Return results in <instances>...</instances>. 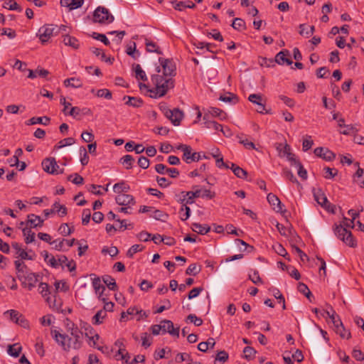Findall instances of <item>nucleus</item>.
<instances>
[{
  "instance_id": "obj_28",
  "label": "nucleus",
  "mask_w": 364,
  "mask_h": 364,
  "mask_svg": "<svg viewBox=\"0 0 364 364\" xmlns=\"http://www.w3.org/2000/svg\"><path fill=\"white\" fill-rule=\"evenodd\" d=\"M128 100L125 102L126 105L133 107H140L143 105V100L139 97L124 96V100Z\"/></svg>"
},
{
  "instance_id": "obj_2",
  "label": "nucleus",
  "mask_w": 364,
  "mask_h": 364,
  "mask_svg": "<svg viewBox=\"0 0 364 364\" xmlns=\"http://www.w3.org/2000/svg\"><path fill=\"white\" fill-rule=\"evenodd\" d=\"M51 333L55 341L66 351L70 348L79 349L81 347L82 333L77 327L72 328L71 336L62 334L56 330Z\"/></svg>"
},
{
  "instance_id": "obj_35",
  "label": "nucleus",
  "mask_w": 364,
  "mask_h": 364,
  "mask_svg": "<svg viewBox=\"0 0 364 364\" xmlns=\"http://www.w3.org/2000/svg\"><path fill=\"white\" fill-rule=\"evenodd\" d=\"M92 287L95 291V293L100 296L103 294L105 289V286L102 284L101 279L99 277L95 278L93 279Z\"/></svg>"
},
{
  "instance_id": "obj_23",
  "label": "nucleus",
  "mask_w": 364,
  "mask_h": 364,
  "mask_svg": "<svg viewBox=\"0 0 364 364\" xmlns=\"http://www.w3.org/2000/svg\"><path fill=\"white\" fill-rule=\"evenodd\" d=\"M145 45H146V51L147 52H149V53H156L157 54H159V55H161L162 54V51L159 48V47L157 46V44L148 39V38H146L145 39Z\"/></svg>"
},
{
  "instance_id": "obj_42",
  "label": "nucleus",
  "mask_w": 364,
  "mask_h": 364,
  "mask_svg": "<svg viewBox=\"0 0 364 364\" xmlns=\"http://www.w3.org/2000/svg\"><path fill=\"white\" fill-rule=\"evenodd\" d=\"M135 77L138 80H141L142 81H146L148 80L147 76L145 72L142 70L140 65L136 64L134 68Z\"/></svg>"
},
{
  "instance_id": "obj_5",
  "label": "nucleus",
  "mask_w": 364,
  "mask_h": 364,
  "mask_svg": "<svg viewBox=\"0 0 364 364\" xmlns=\"http://www.w3.org/2000/svg\"><path fill=\"white\" fill-rule=\"evenodd\" d=\"M46 302L49 307L56 312L66 314L72 311V309L68 306L63 307L62 297H47Z\"/></svg>"
},
{
  "instance_id": "obj_27",
  "label": "nucleus",
  "mask_w": 364,
  "mask_h": 364,
  "mask_svg": "<svg viewBox=\"0 0 364 364\" xmlns=\"http://www.w3.org/2000/svg\"><path fill=\"white\" fill-rule=\"evenodd\" d=\"M16 269L18 272V277H26V274L28 271V267L23 262L16 260L14 262Z\"/></svg>"
},
{
  "instance_id": "obj_44",
  "label": "nucleus",
  "mask_w": 364,
  "mask_h": 364,
  "mask_svg": "<svg viewBox=\"0 0 364 364\" xmlns=\"http://www.w3.org/2000/svg\"><path fill=\"white\" fill-rule=\"evenodd\" d=\"M120 161L127 169H130L132 168L134 159L131 155H125L121 158Z\"/></svg>"
},
{
  "instance_id": "obj_41",
  "label": "nucleus",
  "mask_w": 364,
  "mask_h": 364,
  "mask_svg": "<svg viewBox=\"0 0 364 364\" xmlns=\"http://www.w3.org/2000/svg\"><path fill=\"white\" fill-rule=\"evenodd\" d=\"M150 216L162 222H165L168 218V214L160 210H154Z\"/></svg>"
},
{
  "instance_id": "obj_19",
  "label": "nucleus",
  "mask_w": 364,
  "mask_h": 364,
  "mask_svg": "<svg viewBox=\"0 0 364 364\" xmlns=\"http://www.w3.org/2000/svg\"><path fill=\"white\" fill-rule=\"evenodd\" d=\"M289 54L288 50H282L279 52L275 56V61L279 64L283 65L287 63L288 65L292 64V60L287 58V55Z\"/></svg>"
},
{
  "instance_id": "obj_1",
  "label": "nucleus",
  "mask_w": 364,
  "mask_h": 364,
  "mask_svg": "<svg viewBox=\"0 0 364 364\" xmlns=\"http://www.w3.org/2000/svg\"><path fill=\"white\" fill-rule=\"evenodd\" d=\"M160 65L156 67V74L151 76L152 88L148 89L150 97L159 98L164 97L169 90L174 87V80L176 75V65L170 59L159 58Z\"/></svg>"
},
{
  "instance_id": "obj_37",
  "label": "nucleus",
  "mask_w": 364,
  "mask_h": 364,
  "mask_svg": "<svg viewBox=\"0 0 364 364\" xmlns=\"http://www.w3.org/2000/svg\"><path fill=\"white\" fill-rule=\"evenodd\" d=\"M49 122H50V118L48 117H34L31 118L28 121L27 124L33 125V124H42L46 125L49 123Z\"/></svg>"
},
{
  "instance_id": "obj_21",
  "label": "nucleus",
  "mask_w": 364,
  "mask_h": 364,
  "mask_svg": "<svg viewBox=\"0 0 364 364\" xmlns=\"http://www.w3.org/2000/svg\"><path fill=\"white\" fill-rule=\"evenodd\" d=\"M165 323V331L164 333H168L171 336H176L178 338L179 336V327L174 328L173 323L170 320H164Z\"/></svg>"
},
{
  "instance_id": "obj_61",
  "label": "nucleus",
  "mask_w": 364,
  "mask_h": 364,
  "mask_svg": "<svg viewBox=\"0 0 364 364\" xmlns=\"http://www.w3.org/2000/svg\"><path fill=\"white\" fill-rule=\"evenodd\" d=\"M96 95L98 97H104L107 100L112 99V92L109 90L105 89V88L98 90L96 93Z\"/></svg>"
},
{
  "instance_id": "obj_25",
  "label": "nucleus",
  "mask_w": 364,
  "mask_h": 364,
  "mask_svg": "<svg viewBox=\"0 0 364 364\" xmlns=\"http://www.w3.org/2000/svg\"><path fill=\"white\" fill-rule=\"evenodd\" d=\"M65 87H71L73 88H79L82 87V82L80 78L70 77L65 79L63 82Z\"/></svg>"
},
{
  "instance_id": "obj_50",
  "label": "nucleus",
  "mask_w": 364,
  "mask_h": 364,
  "mask_svg": "<svg viewBox=\"0 0 364 364\" xmlns=\"http://www.w3.org/2000/svg\"><path fill=\"white\" fill-rule=\"evenodd\" d=\"M282 175L284 177L289 180L291 182L299 184L298 180L289 169L287 168H283Z\"/></svg>"
},
{
  "instance_id": "obj_53",
  "label": "nucleus",
  "mask_w": 364,
  "mask_h": 364,
  "mask_svg": "<svg viewBox=\"0 0 364 364\" xmlns=\"http://www.w3.org/2000/svg\"><path fill=\"white\" fill-rule=\"evenodd\" d=\"M4 8H7L9 10L22 11V8L14 1L10 0L5 3Z\"/></svg>"
},
{
  "instance_id": "obj_8",
  "label": "nucleus",
  "mask_w": 364,
  "mask_h": 364,
  "mask_svg": "<svg viewBox=\"0 0 364 364\" xmlns=\"http://www.w3.org/2000/svg\"><path fill=\"white\" fill-rule=\"evenodd\" d=\"M55 27L53 25H48L39 28L38 36L42 43L48 41L50 38L53 35Z\"/></svg>"
},
{
  "instance_id": "obj_20",
  "label": "nucleus",
  "mask_w": 364,
  "mask_h": 364,
  "mask_svg": "<svg viewBox=\"0 0 364 364\" xmlns=\"http://www.w3.org/2000/svg\"><path fill=\"white\" fill-rule=\"evenodd\" d=\"M84 0H60L62 6L68 7L70 10H73L81 7Z\"/></svg>"
},
{
  "instance_id": "obj_58",
  "label": "nucleus",
  "mask_w": 364,
  "mask_h": 364,
  "mask_svg": "<svg viewBox=\"0 0 364 364\" xmlns=\"http://www.w3.org/2000/svg\"><path fill=\"white\" fill-rule=\"evenodd\" d=\"M141 338L142 341V343H141L142 346H144V348H146L151 346V341H152V338L147 333H143L141 334Z\"/></svg>"
},
{
  "instance_id": "obj_30",
  "label": "nucleus",
  "mask_w": 364,
  "mask_h": 364,
  "mask_svg": "<svg viewBox=\"0 0 364 364\" xmlns=\"http://www.w3.org/2000/svg\"><path fill=\"white\" fill-rule=\"evenodd\" d=\"M21 350L22 348L19 343H14L8 346L7 352L10 355L17 358L19 356Z\"/></svg>"
},
{
  "instance_id": "obj_3",
  "label": "nucleus",
  "mask_w": 364,
  "mask_h": 364,
  "mask_svg": "<svg viewBox=\"0 0 364 364\" xmlns=\"http://www.w3.org/2000/svg\"><path fill=\"white\" fill-rule=\"evenodd\" d=\"M348 228H354V221H348V218L344 217L343 224L335 225L333 228L334 233L338 239L342 240L346 245L350 247H355L357 245L356 240L353 237L352 232L347 230Z\"/></svg>"
},
{
  "instance_id": "obj_59",
  "label": "nucleus",
  "mask_w": 364,
  "mask_h": 364,
  "mask_svg": "<svg viewBox=\"0 0 364 364\" xmlns=\"http://www.w3.org/2000/svg\"><path fill=\"white\" fill-rule=\"evenodd\" d=\"M323 171L325 172L323 176L328 179L334 178L338 173V171L336 169L329 167H325Z\"/></svg>"
},
{
  "instance_id": "obj_33",
  "label": "nucleus",
  "mask_w": 364,
  "mask_h": 364,
  "mask_svg": "<svg viewBox=\"0 0 364 364\" xmlns=\"http://www.w3.org/2000/svg\"><path fill=\"white\" fill-rule=\"evenodd\" d=\"M107 316V313L104 310L98 311L92 318V323L94 325H100L103 323L104 318Z\"/></svg>"
},
{
  "instance_id": "obj_46",
  "label": "nucleus",
  "mask_w": 364,
  "mask_h": 364,
  "mask_svg": "<svg viewBox=\"0 0 364 364\" xmlns=\"http://www.w3.org/2000/svg\"><path fill=\"white\" fill-rule=\"evenodd\" d=\"M75 140L74 138L73 137H68V138H65V139H63L62 140H60L56 145H55V148L59 149H61V148H63L66 146H70L73 144H75Z\"/></svg>"
},
{
  "instance_id": "obj_7",
  "label": "nucleus",
  "mask_w": 364,
  "mask_h": 364,
  "mask_svg": "<svg viewBox=\"0 0 364 364\" xmlns=\"http://www.w3.org/2000/svg\"><path fill=\"white\" fill-rule=\"evenodd\" d=\"M60 103L64 106L63 112L65 115H70L74 118H77L80 114L81 109L78 107H73L70 110L68 109V106H71V104L66 102L65 97H60Z\"/></svg>"
},
{
  "instance_id": "obj_57",
  "label": "nucleus",
  "mask_w": 364,
  "mask_h": 364,
  "mask_svg": "<svg viewBox=\"0 0 364 364\" xmlns=\"http://www.w3.org/2000/svg\"><path fill=\"white\" fill-rule=\"evenodd\" d=\"M102 252L103 254H109L111 257H114L119 253V250L115 246H111L109 247H104Z\"/></svg>"
},
{
  "instance_id": "obj_14",
  "label": "nucleus",
  "mask_w": 364,
  "mask_h": 364,
  "mask_svg": "<svg viewBox=\"0 0 364 364\" xmlns=\"http://www.w3.org/2000/svg\"><path fill=\"white\" fill-rule=\"evenodd\" d=\"M167 118L174 126H178L183 118V112L178 108H174L172 109L171 114H168Z\"/></svg>"
},
{
  "instance_id": "obj_12",
  "label": "nucleus",
  "mask_w": 364,
  "mask_h": 364,
  "mask_svg": "<svg viewBox=\"0 0 364 364\" xmlns=\"http://www.w3.org/2000/svg\"><path fill=\"white\" fill-rule=\"evenodd\" d=\"M277 149L279 152L280 156H286L291 163L296 160L294 155L291 152V147L287 144L283 145L282 144H278Z\"/></svg>"
},
{
  "instance_id": "obj_39",
  "label": "nucleus",
  "mask_w": 364,
  "mask_h": 364,
  "mask_svg": "<svg viewBox=\"0 0 364 364\" xmlns=\"http://www.w3.org/2000/svg\"><path fill=\"white\" fill-rule=\"evenodd\" d=\"M102 281L111 290H115L117 287L115 279L109 275L102 277Z\"/></svg>"
},
{
  "instance_id": "obj_13",
  "label": "nucleus",
  "mask_w": 364,
  "mask_h": 364,
  "mask_svg": "<svg viewBox=\"0 0 364 364\" xmlns=\"http://www.w3.org/2000/svg\"><path fill=\"white\" fill-rule=\"evenodd\" d=\"M116 203L122 206H128L129 205H134V198L129 194H119L115 198Z\"/></svg>"
},
{
  "instance_id": "obj_22",
  "label": "nucleus",
  "mask_w": 364,
  "mask_h": 364,
  "mask_svg": "<svg viewBox=\"0 0 364 364\" xmlns=\"http://www.w3.org/2000/svg\"><path fill=\"white\" fill-rule=\"evenodd\" d=\"M115 346H117L119 347V349L117 350V354L115 355L117 360H126V362H127V357L129 358L128 356V353L126 351L124 347L123 346V344L121 341H117L115 343Z\"/></svg>"
},
{
  "instance_id": "obj_38",
  "label": "nucleus",
  "mask_w": 364,
  "mask_h": 364,
  "mask_svg": "<svg viewBox=\"0 0 364 364\" xmlns=\"http://www.w3.org/2000/svg\"><path fill=\"white\" fill-rule=\"evenodd\" d=\"M219 100L225 102L236 104L238 102V97L232 92H228L227 95H220Z\"/></svg>"
},
{
  "instance_id": "obj_24",
  "label": "nucleus",
  "mask_w": 364,
  "mask_h": 364,
  "mask_svg": "<svg viewBox=\"0 0 364 364\" xmlns=\"http://www.w3.org/2000/svg\"><path fill=\"white\" fill-rule=\"evenodd\" d=\"M49 74V72L43 68H38L35 70H28V77L31 79L36 78V77H46Z\"/></svg>"
},
{
  "instance_id": "obj_54",
  "label": "nucleus",
  "mask_w": 364,
  "mask_h": 364,
  "mask_svg": "<svg viewBox=\"0 0 364 364\" xmlns=\"http://www.w3.org/2000/svg\"><path fill=\"white\" fill-rule=\"evenodd\" d=\"M68 180L72 181L74 184L82 185L84 182L83 178L78 173L68 176Z\"/></svg>"
},
{
  "instance_id": "obj_15",
  "label": "nucleus",
  "mask_w": 364,
  "mask_h": 364,
  "mask_svg": "<svg viewBox=\"0 0 364 364\" xmlns=\"http://www.w3.org/2000/svg\"><path fill=\"white\" fill-rule=\"evenodd\" d=\"M267 201L270 204L271 206H272L273 209L277 212V213H282V206L280 200L279 198L273 194V193H269L267 197Z\"/></svg>"
},
{
  "instance_id": "obj_11",
  "label": "nucleus",
  "mask_w": 364,
  "mask_h": 364,
  "mask_svg": "<svg viewBox=\"0 0 364 364\" xmlns=\"http://www.w3.org/2000/svg\"><path fill=\"white\" fill-rule=\"evenodd\" d=\"M129 315L132 316V318L134 316H138L137 320H140L143 318L144 317H147V314L142 311L139 310L138 308L136 307H130L127 309V312H122L121 314V321H124L125 318L127 317V316Z\"/></svg>"
},
{
  "instance_id": "obj_4",
  "label": "nucleus",
  "mask_w": 364,
  "mask_h": 364,
  "mask_svg": "<svg viewBox=\"0 0 364 364\" xmlns=\"http://www.w3.org/2000/svg\"><path fill=\"white\" fill-rule=\"evenodd\" d=\"M109 11L103 6H98L93 14V21L100 23H109L114 21Z\"/></svg>"
},
{
  "instance_id": "obj_34",
  "label": "nucleus",
  "mask_w": 364,
  "mask_h": 364,
  "mask_svg": "<svg viewBox=\"0 0 364 364\" xmlns=\"http://www.w3.org/2000/svg\"><path fill=\"white\" fill-rule=\"evenodd\" d=\"M55 293H65L69 289L68 284L63 280L55 281L54 283Z\"/></svg>"
},
{
  "instance_id": "obj_52",
  "label": "nucleus",
  "mask_w": 364,
  "mask_h": 364,
  "mask_svg": "<svg viewBox=\"0 0 364 364\" xmlns=\"http://www.w3.org/2000/svg\"><path fill=\"white\" fill-rule=\"evenodd\" d=\"M336 333L339 334L340 336L343 338L349 339L351 337L350 332L346 330L343 325L338 326V328L335 331Z\"/></svg>"
},
{
  "instance_id": "obj_51",
  "label": "nucleus",
  "mask_w": 364,
  "mask_h": 364,
  "mask_svg": "<svg viewBox=\"0 0 364 364\" xmlns=\"http://www.w3.org/2000/svg\"><path fill=\"white\" fill-rule=\"evenodd\" d=\"M186 150H183V159L187 163L190 164L193 162L192 161V154L193 152L192 151V148L189 146L188 147H185Z\"/></svg>"
},
{
  "instance_id": "obj_29",
  "label": "nucleus",
  "mask_w": 364,
  "mask_h": 364,
  "mask_svg": "<svg viewBox=\"0 0 364 364\" xmlns=\"http://www.w3.org/2000/svg\"><path fill=\"white\" fill-rule=\"evenodd\" d=\"M130 189L129 185H127L125 182L122 181L117 183H115L113 186V191L119 194H122L123 193L127 192Z\"/></svg>"
},
{
  "instance_id": "obj_32",
  "label": "nucleus",
  "mask_w": 364,
  "mask_h": 364,
  "mask_svg": "<svg viewBox=\"0 0 364 364\" xmlns=\"http://www.w3.org/2000/svg\"><path fill=\"white\" fill-rule=\"evenodd\" d=\"M22 232L26 244L31 243L35 240V233L31 231V228L26 226L23 228Z\"/></svg>"
},
{
  "instance_id": "obj_6",
  "label": "nucleus",
  "mask_w": 364,
  "mask_h": 364,
  "mask_svg": "<svg viewBox=\"0 0 364 364\" xmlns=\"http://www.w3.org/2000/svg\"><path fill=\"white\" fill-rule=\"evenodd\" d=\"M42 166L43 170L50 174H59L63 172L57 164L55 158H47L43 160Z\"/></svg>"
},
{
  "instance_id": "obj_48",
  "label": "nucleus",
  "mask_w": 364,
  "mask_h": 364,
  "mask_svg": "<svg viewBox=\"0 0 364 364\" xmlns=\"http://www.w3.org/2000/svg\"><path fill=\"white\" fill-rule=\"evenodd\" d=\"M232 26L234 29L237 31H242L245 29V21L240 18H235L233 20V22L232 23Z\"/></svg>"
},
{
  "instance_id": "obj_45",
  "label": "nucleus",
  "mask_w": 364,
  "mask_h": 364,
  "mask_svg": "<svg viewBox=\"0 0 364 364\" xmlns=\"http://www.w3.org/2000/svg\"><path fill=\"white\" fill-rule=\"evenodd\" d=\"M212 117H218L220 119L225 118L226 114L220 109L217 107H210L208 110Z\"/></svg>"
},
{
  "instance_id": "obj_63",
  "label": "nucleus",
  "mask_w": 364,
  "mask_h": 364,
  "mask_svg": "<svg viewBox=\"0 0 364 364\" xmlns=\"http://www.w3.org/2000/svg\"><path fill=\"white\" fill-rule=\"evenodd\" d=\"M297 289L299 292L302 294L304 296H312L309 287L304 283H299Z\"/></svg>"
},
{
  "instance_id": "obj_40",
  "label": "nucleus",
  "mask_w": 364,
  "mask_h": 364,
  "mask_svg": "<svg viewBox=\"0 0 364 364\" xmlns=\"http://www.w3.org/2000/svg\"><path fill=\"white\" fill-rule=\"evenodd\" d=\"M201 190L196 189L194 191H187L186 193V196H187L188 198L186 200V203L193 204L194 203V198L200 197Z\"/></svg>"
},
{
  "instance_id": "obj_60",
  "label": "nucleus",
  "mask_w": 364,
  "mask_h": 364,
  "mask_svg": "<svg viewBox=\"0 0 364 364\" xmlns=\"http://www.w3.org/2000/svg\"><path fill=\"white\" fill-rule=\"evenodd\" d=\"M313 144H314V141L311 139V136L307 135L306 136V139H304V141H303V144H302V149H303V151H307L308 150H309L311 148Z\"/></svg>"
},
{
  "instance_id": "obj_16",
  "label": "nucleus",
  "mask_w": 364,
  "mask_h": 364,
  "mask_svg": "<svg viewBox=\"0 0 364 364\" xmlns=\"http://www.w3.org/2000/svg\"><path fill=\"white\" fill-rule=\"evenodd\" d=\"M43 220L38 215L35 214H30L28 215V220L26 221V226H29L30 228H34L37 227H42L43 224Z\"/></svg>"
},
{
  "instance_id": "obj_49",
  "label": "nucleus",
  "mask_w": 364,
  "mask_h": 364,
  "mask_svg": "<svg viewBox=\"0 0 364 364\" xmlns=\"http://www.w3.org/2000/svg\"><path fill=\"white\" fill-rule=\"evenodd\" d=\"M144 247L141 245H134L127 251V256L128 257H133L134 255L136 252H141L144 250Z\"/></svg>"
},
{
  "instance_id": "obj_26",
  "label": "nucleus",
  "mask_w": 364,
  "mask_h": 364,
  "mask_svg": "<svg viewBox=\"0 0 364 364\" xmlns=\"http://www.w3.org/2000/svg\"><path fill=\"white\" fill-rule=\"evenodd\" d=\"M12 247L16 251V253L18 254V257H20L22 259H33V257L23 249H21V245L18 242H13L11 244Z\"/></svg>"
},
{
  "instance_id": "obj_9",
  "label": "nucleus",
  "mask_w": 364,
  "mask_h": 364,
  "mask_svg": "<svg viewBox=\"0 0 364 364\" xmlns=\"http://www.w3.org/2000/svg\"><path fill=\"white\" fill-rule=\"evenodd\" d=\"M57 213L60 217L67 215V208L64 205H60L58 202H55L51 209H46L43 210L45 217L47 218L50 215Z\"/></svg>"
},
{
  "instance_id": "obj_47",
  "label": "nucleus",
  "mask_w": 364,
  "mask_h": 364,
  "mask_svg": "<svg viewBox=\"0 0 364 364\" xmlns=\"http://www.w3.org/2000/svg\"><path fill=\"white\" fill-rule=\"evenodd\" d=\"M80 154V163L82 166H86L89 162V156L85 146H80L79 149Z\"/></svg>"
},
{
  "instance_id": "obj_10",
  "label": "nucleus",
  "mask_w": 364,
  "mask_h": 364,
  "mask_svg": "<svg viewBox=\"0 0 364 364\" xmlns=\"http://www.w3.org/2000/svg\"><path fill=\"white\" fill-rule=\"evenodd\" d=\"M314 152L316 156L321 157L327 161H333L336 157L335 154L328 148L317 147L314 149Z\"/></svg>"
},
{
  "instance_id": "obj_64",
  "label": "nucleus",
  "mask_w": 364,
  "mask_h": 364,
  "mask_svg": "<svg viewBox=\"0 0 364 364\" xmlns=\"http://www.w3.org/2000/svg\"><path fill=\"white\" fill-rule=\"evenodd\" d=\"M187 320L190 322L193 323L196 326H200L203 324V320L196 316L195 314H189L187 316Z\"/></svg>"
},
{
  "instance_id": "obj_18",
  "label": "nucleus",
  "mask_w": 364,
  "mask_h": 364,
  "mask_svg": "<svg viewBox=\"0 0 364 364\" xmlns=\"http://www.w3.org/2000/svg\"><path fill=\"white\" fill-rule=\"evenodd\" d=\"M313 195L315 200L322 207L328 201L327 197L321 188H313Z\"/></svg>"
},
{
  "instance_id": "obj_43",
  "label": "nucleus",
  "mask_w": 364,
  "mask_h": 364,
  "mask_svg": "<svg viewBox=\"0 0 364 364\" xmlns=\"http://www.w3.org/2000/svg\"><path fill=\"white\" fill-rule=\"evenodd\" d=\"M228 353L225 350L218 352L214 360L215 364H223L228 359Z\"/></svg>"
},
{
  "instance_id": "obj_62",
  "label": "nucleus",
  "mask_w": 364,
  "mask_h": 364,
  "mask_svg": "<svg viewBox=\"0 0 364 364\" xmlns=\"http://www.w3.org/2000/svg\"><path fill=\"white\" fill-rule=\"evenodd\" d=\"M200 271V268L196 264H191L188 266L186 271V274L188 275H196Z\"/></svg>"
},
{
  "instance_id": "obj_36",
  "label": "nucleus",
  "mask_w": 364,
  "mask_h": 364,
  "mask_svg": "<svg viewBox=\"0 0 364 364\" xmlns=\"http://www.w3.org/2000/svg\"><path fill=\"white\" fill-rule=\"evenodd\" d=\"M291 165H294L297 168V173L300 178L303 180H306L307 178V171L298 160L296 159L291 163Z\"/></svg>"
},
{
  "instance_id": "obj_56",
  "label": "nucleus",
  "mask_w": 364,
  "mask_h": 364,
  "mask_svg": "<svg viewBox=\"0 0 364 364\" xmlns=\"http://www.w3.org/2000/svg\"><path fill=\"white\" fill-rule=\"evenodd\" d=\"M39 293L43 296H48L51 294L49 285L47 283L41 282L38 286Z\"/></svg>"
},
{
  "instance_id": "obj_55",
  "label": "nucleus",
  "mask_w": 364,
  "mask_h": 364,
  "mask_svg": "<svg viewBox=\"0 0 364 364\" xmlns=\"http://www.w3.org/2000/svg\"><path fill=\"white\" fill-rule=\"evenodd\" d=\"M243 353L246 359L251 360L255 357L257 351L252 347L247 346L244 348Z\"/></svg>"
},
{
  "instance_id": "obj_17",
  "label": "nucleus",
  "mask_w": 364,
  "mask_h": 364,
  "mask_svg": "<svg viewBox=\"0 0 364 364\" xmlns=\"http://www.w3.org/2000/svg\"><path fill=\"white\" fill-rule=\"evenodd\" d=\"M62 38H63V42L65 46H70L75 50L79 48L80 42L76 38L71 36L70 35H68V34H63L62 36Z\"/></svg>"
},
{
  "instance_id": "obj_31",
  "label": "nucleus",
  "mask_w": 364,
  "mask_h": 364,
  "mask_svg": "<svg viewBox=\"0 0 364 364\" xmlns=\"http://www.w3.org/2000/svg\"><path fill=\"white\" fill-rule=\"evenodd\" d=\"M192 230L198 234L205 235L210 231V228L207 225H200L195 223L192 225Z\"/></svg>"
}]
</instances>
